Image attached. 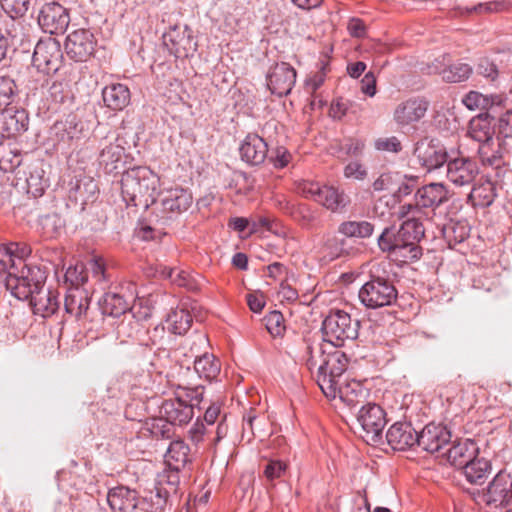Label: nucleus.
<instances>
[{
  "instance_id": "f257e3e1",
  "label": "nucleus",
  "mask_w": 512,
  "mask_h": 512,
  "mask_svg": "<svg viewBox=\"0 0 512 512\" xmlns=\"http://www.w3.org/2000/svg\"><path fill=\"white\" fill-rule=\"evenodd\" d=\"M348 366V358L344 352L323 343L310 344L306 347V367L316 380L323 394L330 399L339 397L348 406H355L359 400L352 397L361 391L356 382L343 384V375Z\"/></svg>"
},
{
  "instance_id": "f03ea898",
  "label": "nucleus",
  "mask_w": 512,
  "mask_h": 512,
  "mask_svg": "<svg viewBox=\"0 0 512 512\" xmlns=\"http://www.w3.org/2000/svg\"><path fill=\"white\" fill-rule=\"evenodd\" d=\"M46 273L38 266H23L20 274L12 271L5 278V286L19 300H30L33 313L43 318L50 317L59 308L54 291L44 287Z\"/></svg>"
},
{
  "instance_id": "7ed1b4c3",
  "label": "nucleus",
  "mask_w": 512,
  "mask_h": 512,
  "mask_svg": "<svg viewBox=\"0 0 512 512\" xmlns=\"http://www.w3.org/2000/svg\"><path fill=\"white\" fill-rule=\"evenodd\" d=\"M159 187V176L146 166L128 169L121 177V195L127 206L147 210L156 204Z\"/></svg>"
},
{
  "instance_id": "20e7f679",
  "label": "nucleus",
  "mask_w": 512,
  "mask_h": 512,
  "mask_svg": "<svg viewBox=\"0 0 512 512\" xmlns=\"http://www.w3.org/2000/svg\"><path fill=\"white\" fill-rule=\"evenodd\" d=\"M360 322L352 319L343 310L331 311L324 319L321 327L323 341L330 345V348L341 347L346 340H354L358 337Z\"/></svg>"
},
{
  "instance_id": "39448f33",
  "label": "nucleus",
  "mask_w": 512,
  "mask_h": 512,
  "mask_svg": "<svg viewBox=\"0 0 512 512\" xmlns=\"http://www.w3.org/2000/svg\"><path fill=\"white\" fill-rule=\"evenodd\" d=\"M398 291L389 277L371 274L358 292V298L367 309L391 306L397 300Z\"/></svg>"
},
{
  "instance_id": "423d86ee",
  "label": "nucleus",
  "mask_w": 512,
  "mask_h": 512,
  "mask_svg": "<svg viewBox=\"0 0 512 512\" xmlns=\"http://www.w3.org/2000/svg\"><path fill=\"white\" fill-rule=\"evenodd\" d=\"M446 201H448L446 186L442 183H430L416 191L413 204H404L400 207L399 217L420 213L429 220L434 215L435 209Z\"/></svg>"
},
{
  "instance_id": "0eeeda50",
  "label": "nucleus",
  "mask_w": 512,
  "mask_h": 512,
  "mask_svg": "<svg viewBox=\"0 0 512 512\" xmlns=\"http://www.w3.org/2000/svg\"><path fill=\"white\" fill-rule=\"evenodd\" d=\"M298 192L306 198H312L332 212L341 211L349 204V198L343 190L334 186L321 185L318 182L303 181L298 185Z\"/></svg>"
},
{
  "instance_id": "6e6552de",
  "label": "nucleus",
  "mask_w": 512,
  "mask_h": 512,
  "mask_svg": "<svg viewBox=\"0 0 512 512\" xmlns=\"http://www.w3.org/2000/svg\"><path fill=\"white\" fill-rule=\"evenodd\" d=\"M361 431V438L368 444H377L382 439V432L386 425L384 410L375 403L362 406L356 417Z\"/></svg>"
},
{
  "instance_id": "1a4fd4ad",
  "label": "nucleus",
  "mask_w": 512,
  "mask_h": 512,
  "mask_svg": "<svg viewBox=\"0 0 512 512\" xmlns=\"http://www.w3.org/2000/svg\"><path fill=\"white\" fill-rule=\"evenodd\" d=\"M402 230L387 227L378 238V246L383 252H388L395 257H401L403 262L417 260L421 256V248L418 245L410 244Z\"/></svg>"
},
{
  "instance_id": "9d476101",
  "label": "nucleus",
  "mask_w": 512,
  "mask_h": 512,
  "mask_svg": "<svg viewBox=\"0 0 512 512\" xmlns=\"http://www.w3.org/2000/svg\"><path fill=\"white\" fill-rule=\"evenodd\" d=\"M63 58L60 42L55 38L41 39L35 46L32 56L33 65L47 74L56 72Z\"/></svg>"
},
{
  "instance_id": "9b49d317",
  "label": "nucleus",
  "mask_w": 512,
  "mask_h": 512,
  "mask_svg": "<svg viewBox=\"0 0 512 512\" xmlns=\"http://www.w3.org/2000/svg\"><path fill=\"white\" fill-rule=\"evenodd\" d=\"M97 40L94 34L84 28L71 31L65 40V50L69 58L76 62L88 60L94 53Z\"/></svg>"
},
{
  "instance_id": "f8f14e48",
  "label": "nucleus",
  "mask_w": 512,
  "mask_h": 512,
  "mask_svg": "<svg viewBox=\"0 0 512 512\" xmlns=\"http://www.w3.org/2000/svg\"><path fill=\"white\" fill-rule=\"evenodd\" d=\"M163 44L176 58H186L197 49L192 30L187 26L171 27L163 34Z\"/></svg>"
},
{
  "instance_id": "ddd939ff",
  "label": "nucleus",
  "mask_w": 512,
  "mask_h": 512,
  "mask_svg": "<svg viewBox=\"0 0 512 512\" xmlns=\"http://www.w3.org/2000/svg\"><path fill=\"white\" fill-rule=\"evenodd\" d=\"M480 174L478 163L469 157L449 159L446 177L455 187H471Z\"/></svg>"
},
{
  "instance_id": "4468645a",
  "label": "nucleus",
  "mask_w": 512,
  "mask_h": 512,
  "mask_svg": "<svg viewBox=\"0 0 512 512\" xmlns=\"http://www.w3.org/2000/svg\"><path fill=\"white\" fill-rule=\"evenodd\" d=\"M483 500L487 505L512 510V476L506 471H499L488 484Z\"/></svg>"
},
{
  "instance_id": "2eb2a0df",
  "label": "nucleus",
  "mask_w": 512,
  "mask_h": 512,
  "mask_svg": "<svg viewBox=\"0 0 512 512\" xmlns=\"http://www.w3.org/2000/svg\"><path fill=\"white\" fill-rule=\"evenodd\" d=\"M414 155L420 165L427 170H433L447 164L446 148L437 140L424 138L418 141L414 148Z\"/></svg>"
},
{
  "instance_id": "dca6fc26",
  "label": "nucleus",
  "mask_w": 512,
  "mask_h": 512,
  "mask_svg": "<svg viewBox=\"0 0 512 512\" xmlns=\"http://www.w3.org/2000/svg\"><path fill=\"white\" fill-rule=\"evenodd\" d=\"M123 142V139L114 133L108 134L101 141L99 164L105 173L112 174L119 170L125 152Z\"/></svg>"
},
{
  "instance_id": "f3484780",
  "label": "nucleus",
  "mask_w": 512,
  "mask_h": 512,
  "mask_svg": "<svg viewBox=\"0 0 512 512\" xmlns=\"http://www.w3.org/2000/svg\"><path fill=\"white\" fill-rule=\"evenodd\" d=\"M193 202L192 194L182 187L167 189L162 193L160 207L163 219L173 217L187 211Z\"/></svg>"
},
{
  "instance_id": "a211bd4d",
  "label": "nucleus",
  "mask_w": 512,
  "mask_h": 512,
  "mask_svg": "<svg viewBox=\"0 0 512 512\" xmlns=\"http://www.w3.org/2000/svg\"><path fill=\"white\" fill-rule=\"evenodd\" d=\"M69 21L67 10L56 2L44 4L38 15L39 25L49 34L63 32L68 27Z\"/></svg>"
},
{
  "instance_id": "6ab92c4d",
  "label": "nucleus",
  "mask_w": 512,
  "mask_h": 512,
  "mask_svg": "<svg viewBox=\"0 0 512 512\" xmlns=\"http://www.w3.org/2000/svg\"><path fill=\"white\" fill-rule=\"evenodd\" d=\"M160 414L168 423L176 426L188 424L194 416V403H188L180 394L175 398L164 400Z\"/></svg>"
},
{
  "instance_id": "aec40b11",
  "label": "nucleus",
  "mask_w": 512,
  "mask_h": 512,
  "mask_svg": "<svg viewBox=\"0 0 512 512\" xmlns=\"http://www.w3.org/2000/svg\"><path fill=\"white\" fill-rule=\"evenodd\" d=\"M296 82L295 69L286 62L277 63L267 75V86L279 97L290 93Z\"/></svg>"
},
{
  "instance_id": "412c9836",
  "label": "nucleus",
  "mask_w": 512,
  "mask_h": 512,
  "mask_svg": "<svg viewBox=\"0 0 512 512\" xmlns=\"http://www.w3.org/2000/svg\"><path fill=\"white\" fill-rule=\"evenodd\" d=\"M451 440V432L442 424L429 423L418 433L417 446L429 453L439 452Z\"/></svg>"
},
{
  "instance_id": "4be33fe9",
  "label": "nucleus",
  "mask_w": 512,
  "mask_h": 512,
  "mask_svg": "<svg viewBox=\"0 0 512 512\" xmlns=\"http://www.w3.org/2000/svg\"><path fill=\"white\" fill-rule=\"evenodd\" d=\"M428 110V102L419 97L409 98L399 103L393 119L399 126H407L422 119Z\"/></svg>"
},
{
  "instance_id": "5701e85b",
  "label": "nucleus",
  "mask_w": 512,
  "mask_h": 512,
  "mask_svg": "<svg viewBox=\"0 0 512 512\" xmlns=\"http://www.w3.org/2000/svg\"><path fill=\"white\" fill-rule=\"evenodd\" d=\"M277 205L284 214L290 216L304 229H312L319 222L318 211L305 203H293L286 199H281L277 201Z\"/></svg>"
},
{
  "instance_id": "b1692460",
  "label": "nucleus",
  "mask_w": 512,
  "mask_h": 512,
  "mask_svg": "<svg viewBox=\"0 0 512 512\" xmlns=\"http://www.w3.org/2000/svg\"><path fill=\"white\" fill-rule=\"evenodd\" d=\"M84 123L75 115H68L65 119L54 123L51 134L56 138L58 145L70 146L74 141L83 137Z\"/></svg>"
},
{
  "instance_id": "393cba45",
  "label": "nucleus",
  "mask_w": 512,
  "mask_h": 512,
  "mask_svg": "<svg viewBox=\"0 0 512 512\" xmlns=\"http://www.w3.org/2000/svg\"><path fill=\"white\" fill-rule=\"evenodd\" d=\"M389 446L396 451H406L417 445L418 432L407 422H396L386 433Z\"/></svg>"
},
{
  "instance_id": "a878e982",
  "label": "nucleus",
  "mask_w": 512,
  "mask_h": 512,
  "mask_svg": "<svg viewBox=\"0 0 512 512\" xmlns=\"http://www.w3.org/2000/svg\"><path fill=\"white\" fill-rule=\"evenodd\" d=\"M240 156L246 163L256 166L267 158L268 144L257 134H248L239 148Z\"/></svg>"
},
{
  "instance_id": "bb28decb",
  "label": "nucleus",
  "mask_w": 512,
  "mask_h": 512,
  "mask_svg": "<svg viewBox=\"0 0 512 512\" xmlns=\"http://www.w3.org/2000/svg\"><path fill=\"white\" fill-rule=\"evenodd\" d=\"M496 197L495 184L487 177L481 176L471 185L466 202L473 207L487 208Z\"/></svg>"
},
{
  "instance_id": "cd10ccee",
  "label": "nucleus",
  "mask_w": 512,
  "mask_h": 512,
  "mask_svg": "<svg viewBox=\"0 0 512 512\" xmlns=\"http://www.w3.org/2000/svg\"><path fill=\"white\" fill-rule=\"evenodd\" d=\"M479 453L477 444L471 439L456 441L446 452L449 463L462 469L472 461Z\"/></svg>"
},
{
  "instance_id": "c85d7f7f",
  "label": "nucleus",
  "mask_w": 512,
  "mask_h": 512,
  "mask_svg": "<svg viewBox=\"0 0 512 512\" xmlns=\"http://www.w3.org/2000/svg\"><path fill=\"white\" fill-rule=\"evenodd\" d=\"M90 304L89 292L83 287H68L64 307L66 313L81 319L86 315Z\"/></svg>"
},
{
  "instance_id": "c756f323",
  "label": "nucleus",
  "mask_w": 512,
  "mask_h": 512,
  "mask_svg": "<svg viewBox=\"0 0 512 512\" xmlns=\"http://www.w3.org/2000/svg\"><path fill=\"white\" fill-rule=\"evenodd\" d=\"M155 274L164 279H169L172 284L184 287L189 291L200 289V283L196 277L184 269L159 265L155 269Z\"/></svg>"
},
{
  "instance_id": "7c9ffc66",
  "label": "nucleus",
  "mask_w": 512,
  "mask_h": 512,
  "mask_svg": "<svg viewBox=\"0 0 512 512\" xmlns=\"http://www.w3.org/2000/svg\"><path fill=\"white\" fill-rule=\"evenodd\" d=\"M28 128V117L24 110L6 108L0 113V129L8 137L25 132Z\"/></svg>"
},
{
  "instance_id": "2f4dec72",
  "label": "nucleus",
  "mask_w": 512,
  "mask_h": 512,
  "mask_svg": "<svg viewBox=\"0 0 512 512\" xmlns=\"http://www.w3.org/2000/svg\"><path fill=\"white\" fill-rule=\"evenodd\" d=\"M107 502L115 512H128L138 505L137 492L125 486L114 487L108 492Z\"/></svg>"
},
{
  "instance_id": "473e14b6",
  "label": "nucleus",
  "mask_w": 512,
  "mask_h": 512,
  "mask_svg": "<svg viewBox=\"0 0 512 512\" xmlns=\"http://www.w3.org/2000/svg\"><path fill=\"white\" fill-rule=\"evenodd\" d=\"M103 102L113 111H122L131 100L129 88L121 83L107 85L102 91Z\"/></svg>"
},
{
  "instance_id": "72a5a7b5",
  "label": "nucleus",
  "mask_w": 512,
  "mask_h": 512,
  "mask_svg": "<svg viewBox=\"0 0 512 512\" xmlns=\"http://www.w3.org/2000/svg\"><path fill=\"white\" fill-rule=\"evenodd\" d=\"M130 302L116 291L105 293L99 300V308L104 316L120 317L129 312Z\"/></svg>"
},
{
  "instance_id": "f704fd0d",
  "label": "nucleus",
  "mask_w": 512,
  "mask_h": 512,
  "mask_svg": "<svg viewBox=\"0 0 512 512\" xmlns=\"http://www.w3.org/2000/svg\"><path fill=\"white\" fill-rule=\"evenodd\" d=\"M465 479L472 485H482L486 482L491 473V463L484 458L477 456L465 465L462 469Z\"/></svg>"
},
{
  "instance_id": "c9c22d12",
  "label": "nucleus",
  "mask_w": 512,
  "mask_h": 512,
  "mask_svg": "<svg viewBox=\"0 0 512 512\" xmlns=\"http://www.w3.org/2000/svg\"><path fill=\"white\" fill-rule=\"evenodd\" d=\"M403 218H406V220H404L400 226L402 230L401 235H405L406 240L410 241V244L418 245L425 234L423 224V219H425L424 215L420 213H410V215L404 216Z\"/></svg>"
},
{
  "instance_id": "e433bc0d",
  "label": "nucleus",
  "mask_w": 512,
  "mask_h": 512,
  "mask_svg": "<svg viewBox=\"0 0 512 512\" xmlns=\"http://www.w3.org/2000/svg\"><path fill=\"white\" fill-rule=\"evenodd\" d=\"M129 313L131 314V317L135 319V322L133 324H126L125 321H122L118 327V334L133 337L139 330V323L150 318L152 311L150 307L142 306V302H139L130 306Z\"/></svg>"
},
{
  "instance_id": "4c0bfd02",
  "label": "nucleus",
  "mask_w": 512,
  "mask_h": 512,
  "mask_svg": "<svg viewBox=\"0 0 512 512\" xmlns=\"http://www.w3.org/2000/svg\"><path fill=\"white\" fill-rule=\"evenodd\" d=\"M502 102L503 97L501 95H484L477 91H470L462 99V103L469 110H487L494 105L500 106Z\"/></svg>"
},
{
  "instance_id": "58836bf2",
  "label": "nucleus",
  "mask_w": 512,
  "mask_h": 512,
  "mask_svg": "<svg viewBox=\"0 0 512 512\" xmlns=\"http://www.w3.org/2000/svg\"><path fill=\"white\" fill-rule=\"evenodd\" d=\"M189 447L182 440L172 441L165 454L167 467L182 469L189 461Z\"/></svg>"
},
{
  "instance_id": "ea45409f",
  "label": "nucleus",
  "mask_w": 512,
  "mask_h": 512,
  "mask_svg": "<svg viewBox=\"0 0 512 512\" xmlns=\"http://www.w3.org/2000/svg\"><path fill=\"white\" fill-rule=\"evenodd\" d=\"M5 251L10 262L9 274L12 271L20 274L23 266H28L24 263V258L31 254V248L26 244L12 242L6 246Z\"/></svg>"
},
{
  "instance_id": "a19ab883",
  "label": "nucleus",
  "mask_w": 512,
  "mask_h": 512,
  "mask_svg": "<svg viewBox=\"0 0 512 512\" xmlns=\"http://www.w3.org/2000/svg\"><path fill=\"white\" fill-rule=\"evenodd\" d=\"M194 369L200 378L211 381L219 375L220 364L213 355L204 353L203 355L196 357L194 361Z\"/></svg>"
},
{
  "instance_id": "79ce46f5",
  "label": "nucleus",
  "mask_w": 512,
  "mask_h": 512,
  "mask_svg": "<svg viewBox=\"0 0 512 512\" xmlns=\"http://www.w3.org/2000/svg\"><path fill=\"white\" fill-rule=\"evenodd\" d=\"M442 233L448 245L452 247L468 238L470 228L464 221H450L443 226Z\"/></svg>"
},
{
  "instance_id": "37998d69",
  "label": "nucleus",
  "mask_w": 512,
  "mask_h": 512,
  "mask_svg": "<svg viewBox=\"0 0 512 512\" xmlns=\"http://www.w3.org/2000/svg\"><path fill=\"white\" fill-rule=\"evenodd\" d=\"M192 323L190 313L184 309L172 310L166 318L167 328L174 334H185Z\"/></svg>"
},
{
  "instance_id": "c03bdc74",
  "label": "nucleus",
  "mask_w": 512,
  "mask_h": 512,
  "mask_svg": "<svg viewBox=\"0 0 512 512\" xmlns=\"http://www.w3.org/2000/svg\"><path fill=\"white\" fill-rule=\"evenodd\" d=\"M439 73L446 82L457 83L467 80L472 74V67L466 63H455L439 70L437 67L433 71Z\"/></svg>"
},
{
  "instance_id": "a18cd8bd",
  "label": "nucleus",
  "mask_w": 512,
  "mask_h": 512,
  "mask_svg": "<svg viewBox=\"0 0 512 512\" xmlns=\"http://www.w3.org/2000/svg\"><path fill=\"white\" fill-rule=\"evenodd\" d=\"M374 226L368 221H345L338 227V232L346 237L367 238L372 235Z\"/></svg>"
},
{
  "instance_id": "49530a36",
  "label": "nucleus",
  "mask_w": 512,
  "mask_h": 512,
  "mask_svg": "<svg viewBox=\"0 0 512 512\" xmlns=\"http://www.w3.org/2000/svg\"><path fill=\"white\" fill-rule=\"evenodd\" d=\"M468 134L477 142L489 141L492 136V131L488 118L483 116L473 118L469 123Z\"/></svg>"
},
{
  "instance_id": "de8ad7c7",
  "label": "nucleus",
  "mask_w": 512,
  "mask_h": 512,
  "mask_svg": "<svg viewBox=\"0 0 512 512\" xmlns=\"http://www.w3.org/2000/svg\"><path fill=\"white\" fill-rule=\"evenodd\" d=\"M170 491L163 488H156L144 498L143 509L147 512H163L168 501Z\"/></svg>"
},
{
  "instance_id": "09e8293b",
  "label": "nucleus",
  "mask_w": 512,
  "mask_h": 512,
  "mask_svg": "<svg viewBox=\"0 0 512 512\" xmlns=\"http://www.w3.org/2000/svg\"><path fill=\"white\" fill-rule=\"evenodd\" d=\"M181 469H176L173 467H167L161 473L158 474L156 480V488H163L170 491V494L176 492L177 486L179 484V471Z\"/></svg>"
},
{
  "instance_id": "8fccbe9b",
  "label": "nucleus",
  "mask_w": 512,
  "mask_h": 512,
  "mask_svg": "<svg viewBox=\"0 0 512 512\" xmlns=\"http://www.w3.org/2000/svg\"><path fill=\"white\" fill-rule=\"evenodd\" d=\"M39 225L42 233L48 237L53 238L57 235L63 226L61 217L56 213L47 214L39 218Z\"/></svg>"
},
{
  "instance_id": "3c124183",
  "label": "nucleus",
  "mask_w": 512,
  "mask_h": 512,
  "mask_svg": "<svg viewBox=\"0 0 512 512\" xmlns=\"http://www.w3.org/2000/svg\"><path fill=\"white\" fill-rule=\"evenodd\" d=\"M64 277L65 283L69 284V287H82L88 279V274L84 265L82 263H77L67 268Z\"/></svg>"
},
{
  "instance_id": "603ef678",
  "label": "nucleus",
  "mask_w": 512,
  "mask_h": 512,
  "mask_svg": "<svg viewBox=\"0 0 512 512\" xmlns=\"http://www.w3.org/2000/svg\"><path fill=\"white\" fill-rule=\"evenodd\" d=\"M2 9L13 19L23 17L29 10L30 0H0Z\"/></svg>"
},
{
  "instance_id": "864d4df0",
  "label": "nucleus",
  "mask_w": 512,
  "mask_h": 512,
  "mask_svg": "<svg viewBox=\"0 0 512 512\" xmlns=\"http://www.w3.org/2000/svg\"><path fill=\"white\" fill-rule=\"evenodd\" d=\"M14 94V81L9 77H0V111L6 109L11 104Z\"/></svg>"
},
{
  "instance_id": "5fc2aeb1",
  "label": "nucleus",
  "mask_w": 512,
  "mask_h": 512,
  "mask_svg": "<svg viewBox=\"0 0 512 512\" xmlns=\"http://www.w3.org/2000/svg\"><path fill=\"white\" fill-rule=\"evenodd\" d=\"M265 326L268 332L276 337L280 336L284 329V318L281 312L279 311H271L268 315L265 316Z\"/></svg>"
},
{
  "instance_id": "6e6d98bb",
  "label": "nucleus",
  "mask_w": 512,
  "mask_h": 512,
  "mask_svg": "<svg viewBox=\"0 0 512 512\" xmlns=\"http://www.w3.org/2000/svg\"><path fill=\"white\" fill-rule=\"evenodd\" d=\"M345 239H340L336 236L328 237L324 248L327 251V256L330 260L339 258L347 253Z\"/></svg>"
},
{
  "instance_id": "4d7b16f0",
  "label": "nucleus",
  "mask_w": 512,
  "mask_h": 512,
  "mask_svg": "<svg viewBox=\"0 0 512 512\" xmlns=\"http://www.w3.org/2000/svg\"><path fill=\"white\" fill-rule=\"evenodd\" d=\"M365 148V142L362 139L350 137L340 144V152L347 156H359Z\"/></svg>"
},
{
  "instance_id": "13d9d810",
  "label": "nucleus",
  "mask_w": 512,
  "mask_h": 512,
  "mask_svg": "<svg viewBox=\"0 0 512 512\" xmlns=\"http://www.w3.org/2000/svg\"><path fill=\"white\" fill-rule=\"evenodd\" d=\"M374 147L378 151L399 153L402 150L401 141L396 136L381 137L375 140Z\"/></svg>"
},
{
  "instance_id": "bf43d9fd",
  "label": "nucleus",
  "mask_w": 512,
  "mask_h": 512,
  "mask_svg": "<svg viewBox=\"0 0 512 512\" xmlns=\"http://www.w3.org/2000/svg\"><path fill=\"white\" fill-rule=\"evenodd\" d=\"M172 424L168 423L165 419L155 420L152 424L151 433L155 437H162L164 439H170L173 435Z\"/></svg>"
},
{
  "instance_id": "052dcab7",
  "label": "nucleus",
  "mask_w": 512,
  "mask_h": 512,
  "mask_svg": "<svg viewBox=\"0 0 512 512\" xmlns=\"http://www.w3.org/2000/svg\"><path fill=\"white\" fill-rule=\"evenodd\" d=\"M286 470V464L279 460H271L264 469V475L270 481L280 478Z\"/></svg>"
},
{
  "instance_id": "680f3d73",
  "label": "nucleus",
  "mask_w": 512,
  "mask_h": 512,
  "mask_svg": "<svg viewBox=\"0 0 512 512\" xmlns=\"http://www.w3.org/2000/svg\"><path fill=\"white\" fill-rule=\"evenodd\" d=\"M344 176L349 179L363 180L367 176V171L361 163L352 161L345 166Z\"/></svg>"
},
{
  "instance_id": "e2e57ef3",
  "label": "nucleus",
  "mask_w": 512,
  "mask_h": 512,
  "mask_svg": "<svg viewBox=\"0 0 512 512\" xmlns=\"http://www.w3.org/2000/svg\"><path fill=\"white\" fill-rule=\"evenodd\" d=\"M477 72L492 81L498 76L496 65L487 58H483L479 61L477 65Z\"/></svg>"
},
{
  "instance_id": "0e129e2a",
  "label": "nucleus",
  "mask_w": 512,
  "mask_h": 512,
  "mask_svg": "<svg viewBox=\"0 0 512 512\" xmlns=\"http://www.w3.org/2000/svg\"><path fill=\"white\" fill-rule=\"evenodd\" d=\"M291 158L292 155L284 147H278L271 156L274 167L278 169L286 167L290 163Z\"/></svg>"
},
{
  "instance_id": "69168bd1",
  "label": "nucleus",
  "mask_w": 512,
  "mask_h": 512,
  "mask_svg": "<svg viewBox=\"0 0 512 512\" xmlns=\"http://www.w3.org/2000/svg\"><path fill=\"white\" fill-rule=\"evenodd\" d=\"M361 91L369 97H373L376 94V78L372 72H368L363 77Z\"/></svg>"
},
{
  "instance_id": "338daca9",
  "label": "nucleus",
  "mask_w": 512,
  "mask_h": 512,
  "mask_svg": "<svg viewBox=\"0 0 512 512\" xmlns=\"http://www.w3.org/2000/svg\"><path fill=\"white\" fill-rule=\"evenodd\" d=\"M188 433L190 440L193 443L198 444L204 439V436L207 433V429L203 422L197 420L190 428Z\"/></svg>"
},
{
  "instance_id": "774afa93",
  "label": "nucleus",
  "mask_w": 512,
  "mask_h": 512,
  "mask_svg": "<svg viewBox=\"0 0 512 512\" xmlns=\"http://www.w3.org/2000/svg\"><path fill=\"white\" fill-rule=\"evenodd\" d=\"M512 134V111L505 112L499 119V136Z\"/></svg>"
}]
</instances>
